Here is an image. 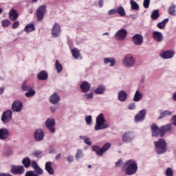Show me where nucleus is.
I'll list each match as a JSON object with an SVG mask.
<instances>
[{
  "label": "nucleus",
  "instance_id": "f257e3e1",
  "mask_svg": "<svg viewBox=\"0 0 176 176\" xmlns=\"http://www.w3.org/2000/svg\"><path fill=\"white\" fill-rule=\"evenodd\" d=\"M173 124L171 123L163 125L159 128L157 124L153 123L151 126L152 137H161L163 138L166 133H170L173 130Z\"/></svg>",
  "mask_w": 176,
  "mask_h": 176
},
{
  "label": "nucleus",
  "instance_id": "f03ea898",
  "mask_svg": "<svg viewBox=\"0 0 176 176\" xmlns=\"http://www.w3.org/2000/svg\"><path fill=\"white\" fill-rule=\"evenodd\" d=\"M124 168L126 175H134L138 171V165L135 160H129L124 164Z\"/></svg>",
  "mask_w": 176,
  "mask_h": 176
},
{
  "label": "nucleus",
  "instance_id": "7ed1b4c3",
  "mask_svg": "<svg viewBox=\"0 0 176 176\" xmlns=\"http://www.w3.org/2000/svg\"><path fill=\"white\" fill-rule=\"evenodd\" d=\"M155 151L158 155H162L167 152V142L163 138H160L157 141L153 142Z\"/></svg>",
  "mask_w": 176,
  "mask_h": 176
},
{
  "label": "nucleus",
  "instance_id": "20e7f679",
  "mask_svg": "<svg viewBox=\"0 0 176 176\" xmlns=\"http://www.w3.org/2000/svg\"><path fill=\"white\" fill-rule=\"evenodd\" d=\"M31 166L34 170L27 171L25 176H39L43 174V170L38 165L36 161H32Z\"/></svg>",
  "mask_w": 176,
  "mask_h": 176
},
{
  "label": "nucleus",
  "instance_id": "39448f33",
  "mask_svg": "<svg viewBox=\"0 0 176 176\" xmlns=\"http://www.w3.org/2000/svg\"><path fill=\"white\" fill-rule=\"evenodd\" d=\"M108 126L105 124V118H104L103 113H100L96 118V124L95 125V130H104V129H107Z\"/></svg>",
  "mask_w": 176,
  "mask_h": 176
},
{
  "label": "nucleus",
  "instance_id": "423d86ee",
  "mask_svg": "<svg viewBox=\"0 0 176 176\" xmlns=\"http://www.w3.org/2000/svg\"><path fill=\"white\" fill-rule=\"evenodd\" d=\"M47 10H46V5L40 6L36 10V16L38 21H42L43 19H45V16L46 15V12Z\"/></svg>",
  "mask_w": 176,
  "mask_h": 176
},
{
  "label": "nucleus",
  "instance_id": "0eeeda50",
  "mask_svg": "<svg viewBox=\"0 0 176 176\" xmlns=\"http://www.w3.org/2000/svg\"><path fill=\"white\" fill-rule=\"evenodd\" d=\"M109 148H111V143L109 142L104 144L102 148H100V146L97 145L92 146V150L96 152L97 155H102L104 152H107Z\"/></svg>",
  "mask_w": 176,
  "mask_h": 176
},
{
  "label": "nucleus",
  "instance_id": "6e6552de",
  "mask_svg": "<svg viewBox=\"0 0 176 176\" xmlns=\"http://www.w3.org/2000/svg\"><path fill=\"white\" fill-rule=\"evenodd\" d=\"M123 64L127 68H131L135 64V59L131 55H127L123 60Z\"/></svg>",
  "mask_w": 176,
  "mask_h": 176
},
{
  "label": "nucleus",
  "instance_id": "1a4fd4ad",
  "mask_svg": "<svg viewBox=\"0 0 176 176\" xmlns=\"http://www.w3.org/2000/svg\"><path fill=\"white\" fill-rule=\"evenodd\" d=\"M45 125L50 133L56 132V128H54V126H56V120H54L53 118H48L45 122Z\"/></svg>",
  "mask_w": 176,
  "mask_h": 176
},
{
  "label": "nucleus",
  "instance_id": "9d476101",
  "mask_svg": "<svg viewBox=\"0 0 176 176\" xmlns=\"http://www.w3.org/2000/svg\"><path fill=\"white\" fill-rule=\"evenodd\" d=\"M126 37L127 30L126 29H120L115 34L116 41H124Z\"/></svg>",
  "mask_w": 176,
  "mask_h": 176
},
{
  "label": "nucleus",
  "instance_id": "9b49d317",
  "mask_svg": "<svg viewBox=\"0 0 176 176\" xmlns=\"http://www.w3.org/2000/svg\"><path fill=\"white\" fill-rule=\"evenodd\" d=\"M25 169H24V166H11V173L14 175H21V174H24Z\"/></svg>",
  "mask_w": 176,
  "mask_h": 176
},
{
  "label": "nucleus",
  "instance_id": "f8f14e48",
  "mask_svg": "<svg viewBox=\"0 0 176 176\" xmlns=\"http://www.w3.org/2000/svg\"><path fill=\"white\" fill-rule=\"evenodd\" d=\"M11 109L13 112H21L23 111V102L19 100H14L12 102Z\"/></svg>",
  "mask_w": 176,
  "mask_h": 176
},
{
  "label": "nucleus",
  "instance_id": "ddd939ff",
  "mask_svg": "<svg viewBox=\"0 0 176 176\" xmlns=\"http://www.w3.org/2000/svg\"><path fill=\"white\" fill-rule=\"evenodd\" d=\"M61 32V26L60 24L55 23L52 27L51 34L54 38H58Z\"/></svg>",
  "mask_w": 176,
  "mask_h": 176
},
{
  "label": "nucleus",
  "instance_id": "4468645a",
  "mask_svg": "<svg viewBox=\"0 0 176 176\" xmlns=\"http://www.w3.org/2000/svg\"><path fill=\"white\" fill-rule=\"evenodd\" d=\"M12 110H7L4 111L1 116V121L3 123H9V122L12 120Z\"/></svg>",
  "mask_w": 176,
  "mask_h": 176
},
{
  "label": "nucleus",
  "instance_id": "2eb2a0df",
  "mask_svg": "<svg viewBox=\"0 0 176 176\" xmlns=\"http://www.w3.org/2000/svg\"><path fill=\"white\" fill-rule=\"evenodd\" d=\"M146 115V111L145 109H142L139 111L138 114L135 116V123H140V122H142L145 120V116Z\"/></svg>",
  "mask_w": 176,
  "mask_h": 176
},
{
  "label": "nucleus",
  "instance_id": "dca6fc26",
  "mask_svg": "<svg viewBox=\"0 0 176 176\" xmlns=\"http://www.w3.org/2000/svg\"><path fill=\"white\" fill-rule=\"evenodd\" d=\"M132 42H133L137 46H140V45H142L144 42V37L140 34H135L132 37Z\"/></svg>",
  "mask_w": 176,
  "mask_h": 176
},
{
  "label": "nucleus",
  "instance_id": "f3484780",
  "mask_svg": "<svg viewBox=\"0 0 176 176\" xmlns=\"http://www.w3.org/2000/svg\"><path fill=\"white\" fill-rule=\"evenodd\" d=\"M45 138V133L42 129H36L34 132V139L35 141L41 142L43 141Z\"/></svg>",
  "mask_w": 176,
  "mask_h": 176
},
{
  "label": "nucleus",
  "instance_id": "a211bd4d",
  "mask_svg": "<svg viewBox=\"0 0 176 176\" xmlns=\"http://www.w3.org/2000/svg\"><path fill=\"white\" fill-rule=\"evenodd\" d=\"M174 54H175V52L173 50H166L162 52L161 54V57L162 58H164V60H167L168 58H173L174 57Z\"/></svg>",
  "mask_w": 176,
  "mask_h": 176
},
{
  "label": "nucleus",
  "instance_id": "6ab92c4d",
  "mask_svg": "<svg viewBox=\"0 0 176 176\" xmlns=\"http://www.w3.org/2000/svg\"><path fill=\"white\" fill-rule=\"evenodd\" d=\"M134 138V135L131 132H126L122 135L123 142H130Z\"/></svg>",
  "mask_w": 176,
  "mask_h": 176
},
{
  "label": "nucleus",
  "instance_id": "aec40b11",
  "mask_svg": "<svg viewBox=\"0 0 176 176\" xmlns=\"http://www.w3.org/2000/svg\"><path fill=\"white\" fill-rule=\"evenodd\" d=\"M60 96L56 92L54 93L50 97V102H51V104H58V102H60Z\"/></svg>",
  "mask_w": 176,
  "mask_h": 176
},
{
  "label": "nucleus",
  "instance_id": "412c9836",
  "mask_svg": "<svg viewBox=\"0 0 176 176\" xmlns=\"http://www.w3.org/2000/svg\"><path fill=\"white\" fill-rule=\"evenodd\" d=\"M9 138V131L6 128L0 129V140H8Z\"/></svg>",
  "mask_w": 176,
  "mask_h": 176
},
{
  "label": "nucleus",
  "instance_id": "4be33fe9",
  "mask_svg": "<svg viewBox=\"0 0 176 176\" xmlns=\"http://www.w3.org/2000/svg\"><path fill=\"white\" fill-rule=\"evenodd\" d=\"M9 19L11 21H16L19 19V12L14 9H11L9 12Z\"/></svg>",
  "mask_w": 176,
  "mask_h": 176
},
{
  "label": "nucleus",
  "instance_id": "5701e85b",
  "mask_svg": "<svg viewBox=\"0 0 176 176\" xmlns=\"http://www.w3.org/2000/svg\"><path fill=\"white\" fill-rule=\"evenodd\" d=\"M153 38L154 39V41H155L156 42H162L163 41V34H162V32H157V31H154L153 32Z\"/></svg>",
  "mask_w": 176,
  "mask_h": 176
},
{
  "label": "nucleus",
  "instance_id": "b1692460",
  "mask_svg": "<svg viewBox=\"0 0 176 176\" xmlns=\"http://www.w3.org/2000/svg\"><path fill=\"white\" fill-rule=\"evenodd\" d=\"M80 88L81 89V91L82 93H87L90 90V83L87 81H84L80 85Z\"/></svg>",
  "mask_w": 176,
  "mask_h": 176
},
{
  "label": "nucleus",
  "instance_id": "393cba45",
  "mask_svg": "<svg viewBox=\"0 0 176 176\" xmlns=\"http://www.w3.org/2000/svg\"><path fill=\"white\" fill-rule=\"evenodd\" d=\"M52 164H53L51 162H47L45 163V168L50 175H54V169H53V167H52Z\"/></svg>",
  "mask_w": 176,
  "mask_h": 176
},
{
  "label": "nucleus",
  "instance_id": "a878e982",
  "mask_svg": "<svg viewBox=\"0 0 176 176\" xmlns=\"http://www.w3.org/2000/svg\"><path fill=\"white\" fill-rule=\"evenodd\" d=\"M49 78V75L47 74V72L45 70H42L37 75V78L38 80H47V79Z\"/></svg>",
  "mask_w": 176,
  "mask_h": 176
},
{
  "label": "nucleus",
  "instance_id": "bb28decb",
  "mask_svg": "<svg viewBox=\"0 0 176 176\" xmlns=\"http://www.w3.org/2000/svg\"><path fill=\"white\" fill-rule=\"evenodd\" d=\"M118 100L121 102H124L127 100V93L124 91H120L118 93Z\"/></svg>",
  "mask_w": 176,
  "mask_h": 176
},
{
  "label": "nucleus",
  "instance_id": "cd10ccee",
  "mask_svg": "<svg viewBox=\"0 0 176 176\" xmlns=\"http://www.w3.org/2000/svg\"><path fill=\"white\" fill-rule=\"evenodd\" d=\"M143 97L144 95L142 94V93L137 90L133 97V101H135V102H138V101H141V100H142Z\"/></svg>",
  "mask_w": 176,
  "mask_h": 176
},
{
  "label": "nucleus",
  "instance_id": "c85d7f7f",
  "mask_svg": "<svg viewBox=\"0 0 176 176\" xmlns=\"http://www.w3.org/2000/svg\"><path fill=\"white\" fill-rule=\"evenodd\" d=\"M105 90H106V88H105V86L104 85H99L97 89H96L94 90V93L95 94H102L103 93H105Z\"/></svg>",
  "mask_w": 176,
  "mask_h": 176
},
{
  "label": "nucleus",
  "instance_id": "c756f323",
  "mask_svg": "<svg viewBox=\"0 0 176 176\" xmlns=\"http://www.w3.org/2000/svg\"><path fill=\"white\" fill-rule=\"evenodd\" d=\"M73 57L78 60L80 57V51L78 48H74L71 50Z\"/></svg>",
  "mask_w": 176,
  "mask_h": 176
},
{
  "label": "nucleus",
  "instance_id": "7c9ffc66",
  "mask_svg": "<svg viewBox=\"0 0 176 176\" xmlns=\"http://www.w3.org/2000/svg\"><path fill=\"white\" fill-rule=\"evenodd\" d=\"M24 31L25 32H32V31H35V25H34V23L27 25L24 28Z\"/></svg>",
  "mask_w": 176,
  "mask_h": 176
},
{
  "label": "nucleus",
  "instance_id": "2f4dec72",
  "mask_svg": "<svg viewBox=\"0 0 176 176\" xmlns=\"http://www.w3.org/2000/svg\"><path fill=\"white\" fill-rule=\"evenodd\" d=\"M171 115H173V112L168 111V110H166L163 112H161L160 117L158 118V119H163L164 118H167V116H171Z\"/></svg>",
  "mask_w": 176,
  "mask_h": 176
},
{
  "label": "nucleus",
  "instance_id": "473e14b6",
  "mask_svg": "<svg viewBox=\"0 0 176 176\" xmlns=\"http://www.w3.org/2000/svg\"><path fill=\"white\" fill-rule=\"evenodd\" d=\"M104 61V64H110V67H113L116 63V60H115V58H105Z\"/></svg>",
  "mask_w": 176,
  "mask_h": 176
},
{
  "label": "nucleus",
  "instance_id": "72a5a7b5",
  "mask_svg": "<svg viewBox=\"0 0 176 176\" xmlns=\"http://www.w3.org/2000/svg\"><path fill=\"white\" fill-rule=\"evenodd\" d=\"M22 164H23L24 167H25V168H28V167H30V166H31L32 164V162H31L30 158L26 157L23 160Z\"/></svg>",
  "mask_w": 176,
  "mask_h": 176
},
{
  "label": "nucleus",
  "instance_id": "f704fd0d",
  "mask_svg": "<svg viewBox=\"0 0 176 176\" xmlns=\"http://www.w3.org/2000/svg\"><path fill=\"white\" fill-rule=\"evenodd\" d=\"M132 10H140V6L134 0H130Z\"/></svg>",
  "mask_w": 176,
  "mask_h": 176
},
{
  "label": "nucleus",
  "instance_id": "c9c22d12",
  "mask_svg": "<svg viewBox=\"0 0 176 176\" xmlns=\"http://www.w3.org/2000/svg\"><path fill=\"white\" fill-rule=\"evenodd\" d=\"M116 10L121 17L126 16V11H124V8L122 6L118 7Z\"/></svg>",
  "mask_w": 176,
  "mask_h": 176
},
{
  "label": "nucleus",
  "instance_id": "e433bc0d",
  "mask_svg": "<svg viewBox=\"0 0 176 176\" xmlns=\"http://www.w3.org/2000/svg\"><path fill=\"white\" fill-rule=\"evenodd\" d=\"M55 68H56L58 74L61 73V72L63 71V65H61V63H60V62H58V60H56Z\"/></svg>",
  "mask_w": 176,
  "mask_h": 176
},
{
  "label": "nucleus",
  "instance_id": "4c0bfd02",
  "mask_svg": "<svg viewBox=\"0 0 176 176\" xmlns=\"http://www.w3.org/2000/svg\"><path fill=\"white\" fill-rule=\"evenodd\" d=\"M151 17L152 20H157L158 17H160L159 14V10H155L152 12Z\"/></svg>",
  "mask_w": 176,
  "mask_h": 176
},
{
  "label": "nucleus",
  "instance_id": "58836bf2",
  "mask_svg": "<svg viewBox=\"0 0 176 176\" xmlns=\"http://www.w3.org/2000/svg\"><path fill=\"white\" fill-rule=\"evenodd\" d=\"M175 5H172L170 7H169L168 12L170 16H175L176 12H175Z\"/></svg>",
  "mask_w": 176,
  "mask_h": 176
},
{
  "label": "nucleus",
  "instance_id": "ea45409f",
  "mask_svg": "<svg viewBox=\"0 0 176 176\" xmlns=\"http://www.w3.org/2000/svg\"><path fill=\"white\" fill-rule=\"evenodd\" d=\"M1 25L3 27V28H6L10 25V21L8 19H3L1 21Z\"/></svg>",
  "mask_w": 176,
  "mask_h": 176
},
{
  "label": "nucleus",
  "instance_id": "a19ab883",
  "mask_svg": "<svg viewBox=\"0 0 176 176\" xmlns=\"http://www.w3.org/2000/svg\"><path fill=\"white\" fill-rule=\"evenodd\" d=\"M25 97H32V96H35V90L32 88L25 94Z\"/></svg>",
  "mask_w": 176,
  "mask_h": 176
},
{
  "label": "nucleus",
  "instance_id": "79ce46f5",
  "mask_svg": "<svg viewBox=\"0 0 176 176\" xmlns=\"http://www.w3.org/2000/svg\"><path fill=\"white\" fill-rule=\"evenodd\" d=\"M165 174L166 176H174V170L171 168H168L165 171Z\"/></svg>",
  "mask_w": 176,
  "mask_h": 176
},
{
  "label": "nucleus",
  "instance_id": "37998d69",
  "mask_svg": "<svg viewBox=\"0 0 176 176\" xmlns=\"http://www.w3.org/2000/svg\"><path fill=\"white\" fill-rule=\"evenodd\" d=\"M21 89L23 91H29V90L32 89V87L27 85L25 82L22 85Z\"/></svg>",
  "mask_w": 176,
  "mask_h": 176
},
{
  "label": "nucleus",
  "instance_id": "c03bdc74",
  "mask_svg": "<svg viewBox=\"0 0 176 176\" xmlns=\"http://www.w3.org/2000/svg\"><path fill=\"white\" fill-rule=\"evenodd\" d=\"M20 27V21H14L12 23V29L16 30Z\"/></svg>",
  "mask_w": 176,
  "mask_h": 176
},
{
  "label": "nucleus",
  "instance_id": "a18cd8bd",
  "mask_svg": "<svg viewBox=\"0 0 176 176\" xmlns=\"http://www.w3.org/2000/svg\"><path fill=\"white\" fill-rule=\"evenodd\" d=\"M83 97L87 100H93L94 94L93 93L85 94L83 95Z\"/></svg>",
  "mask_w": 176,
  "mask_h": 176
},
{
  "label": "nucleus",
  "instance_id": "49530a36",
  "mask_svg": "<svg viewBox=\"0 0 176 176\" xmlns=\"http://www.w3.org/2000/svg\"><path fill=\"white\" fill-rule=\"evenodd\" d=\"M149 3H151V0H144L143 6L144 9H148L149 8Z\"/></svg>",
  "mask_w": 176,
  "mask_h": 176
},
{
  "label": "nucleus",
  "instance_id": "de8ad7c7",
  "mask_svg": "<svg viewBox=\"0 0 176 176\" xmlns=\"http://www.w3.org/2000/svg\"><path fill=\"white\" fill-rule=\"evenodd\" d=\"M86 123L87 124H90L93 122V119L91 118V116H88L86 118Z\"/></svg>",
  "mask_w": 176,
  "mask_h": 176
},
{
  "label": "nucleus",
  "instance_id": "09e8293b",
  "mask_svg": "<svg viewBox=\"0 0 176 176\" xmlns=\"http://www.w3.org/2000/svg\"><path fill=\"white\" fill-rule=\"evenodd\" d=\"M157 28H160V30H163L166 28L165 25L162 23V22H160L157 24Z\"/></svg>",
  "mask_w": 176,
  "mask_h": 176
},
{
  "label": "nucleus",
  "instance_id": "8fccbe9b",
  "mask_svg": "<svg viewBox=\"0 0 176 176\" xmlns=\"http://www.w3.org/2000/svg\"><path fill=\"white\" fill-rule=\"evenodd\" d=\"M84 142L86 144V145H89V146H91V141H90V139L88 138L84 139Z\"/></svg>",
  "mask_w": 176,
  "mask_h": 176
},
{
  "label": "nucleus",
  "instance_id": "3c124183",
  "mask_svg": "<svg viewBox=\"0 0 176 176\" xmlns=\"http://www.w3.org/2000/svg\"><path fill=\"white\" fill-rule=\"evenodd\" d=\"M122 164L123 161H122V160H119L116 164V167H122Z\"/></svg>",
  "mask_w": 176,
  "mask_h": 176
},
{
  "label": "nucleus",
  "instance_id": "603ef678",
  "mask_svg": "<svg viewBox=\"0 0 176 176\" xmlns=\"http://www.w3.org/2000/svg\"><path fill=\"white\" fill-rule=\"evenodd\" d=\"M171 120H172V124L176 126V115L172 117Z\"/></svg>",
  "mask_w": 176,
  "mask_h": 176
},
{
  "label": "nucleus",
  "instance_id": "864d4df0",
  "mask_svg": "<svg viewBox=\"0 0 176 176\" xmlns=\"http://www.w3.org/2000/svg\"><path fill=\"white\" fill-rule=\"evenodd\" d=\"M129 109H135V103H131L128 107Z\"/></svg>",
  "mask_w": 176,
  "mask_h": 176
},
{
  "label": "nucleus",
  "instance_id": "5fc2aeb1",
  "mask_svg": "<svg viewBox=\"0 0 176 176\" xmlns=\"http://www.w3.org/2000/svg\"><path fill=\"white\" fill-rule=\"evenodd\" d=\"M108 13L110 16L112 14H115V13H116V10L115 9L110 10Z\"/></svg>",
  "mask_w": 176,
  "mask_h": 176
},
{
  "label": "nucleus",
  "instance_id": "6e6d98bb",
  "mask_svg": "<svg viewBox=\"0 0 176 176\" xmlns=\"http://www.w3.org/2000/svg\"><path fill=\"white\" fill-rule=\"evenodd\" d=\"M67 162H69V163H72V162H74V157H71V156H69L67 158Z\"/></svg>",
  "mask_w": 176,
  "mask_h": 176
},
{
  "label": "nucleus",
  "instance_id": "4d7b16f0",
  "mask_svg": "<svg viewBox=\"0 0 176 176\" xmlns=\"http://www.w3.org/2000/svg\"><path fill=\"white\" fill-rule=\"evenodd\" d=\"M98 6H100V8H102V6H104V0H99Z\"/></svg>",
  "mask_w": 176,
  "mask_h": 176
},
{
  "label": "nucleus",
  "instance_id": "13d9d810",
  "mask_svg": "<svg viewBox=\"0 0 176 176\" xmlns=\"http://www.w3.org/2000/svg\"><path fill=\"white\" fill-rule=\"evenodd\" d=\"M50 153H56V151L54 150V148H53V146H50Z\"/></svg>",
  "mask_w": 176,
  "mask_h": 176
},
{
  "label": "nucleus",
  "instance_id": "bf43d9fd",
  "mask_svg": "<svg viewBox=\"0 0 176 176\" xmlns=\"http://www.w3.org/2000/svg\"><path fill=\"white\" fill-rule=\"evenodd\" d=\"M168 18H166V19H164L162 21V23H163V24H164L165 25V26H166V24H167L168 23Z\"/></svg>",
  "mask_w": 176,
  "mask_h": 176
},
{
  "label": "nucleus",
  "instance_id": "052dcab7",
  "mask_svg": "<svg viewBox=\"0 0 176 176\" xmlns=\"http://www.w3.org/2000/svg\"><path fill=\"white\" fill-rule=\"evenodd\" d=\"M3 91H5V87L0 88V95L3 94Z\"/></svg>",
  "mask_w": 176,
  "mask_h": 176
},
{
  "label": "nucleus",
  "instance_id": "680f3d73",
  "mask_svg": "<svg viewBox=\"0 0 176 176\" xmlns=\"http://www.w3.org/2000/svg\"><path fill=\"white\" fill-rule=\"evenodd\" d=\"M0 176H12V175L8 173H0Z\"/></svg>",
  "mask_w": 176,
  "mask_h": 176
},
{
  "label": "nucleus",
  "instance_id": "e2e57ef3",
  "mask_svg": "<svg viewBox=\"0 0 176 176\" xmlns=\"http://www.w3.org/2000/svg\"><path fill=\"white\" fill-rule=\"evenodd\" d=\"M173 101H176V92L173 96Z\"/></svg>",
  "mask_w": 176,
  "mask_h": 176
},
{
  "label": "nucleus",
  "instance_id": "0e129e2a",
  "mask_svg": "<svg viewBox=\"0 0 176 176\" xmlns=\"http://www.w3.org/2000/svg\"><path fill=\"white\" fill-rule=\"evenodd\" d=\"M61 157V155H58L55 157L56 160H58Z\"/></svg>",
  "mask_w": 176,
  "mask_h": 176
},
{
  "label": "nucleus",
  "instance_id": "69168bd1",
  "mask_svg": "<svg viewBox=\"0 0 176 176\" xmlns=\"http://www.w3.org/2000/svg\"><path fill=\"white\" fill-rule=\"evenodd\" d=\"M82 154V151L81 150H78L77 152V155H81Z\"/></svg>",
  "mask_w": 176,
  "mask_h": 176
},
{
  "label": "nucleus",
  "instance_id": "338daca9",
  "mask_svg": "<svg viewBox=\"0 0 176 176\" xmlns=\"http://www.w3.org/2000/svg\"><path fill=\"white\" fill-rule=\"evenodd\" d=\"M38 0H32V3H36Z\"/></svg>",
  "mask_w": 176,
  "mask_h": 176
},
{
  "label": "nucleus",
  "instance_id": "774afa93",
  "mask_svg": "<svg viewBox=\"0 0 176 176\" xmlns=\"http://www.w3.org/2000/svg\"><path fill=\"white\" fill-rule=\"evenodd\" d=\"M41 153H42L36 152V153H34V155H41Z\"/></svg>",
  "mask_w": 176,
  "mask_h": 176
}]
</instances>
